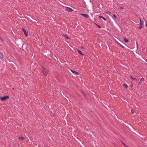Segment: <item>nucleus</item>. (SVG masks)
<instances>
[{
	"instance_id": "9d476101",
	"label": "nucleus",
	"mask_w": 147,
	"mask_h": 147,
	"mask_svg": "<svg viewBox=\"0 0 147 147\" xmlns=\"http://www.w3.org/2000/svg\"><path fill=\"white\" fill-rule=\"evenodd\" d=\"M117 43L121 47L123 48H124V46L122 45L120 43H119L118 42L116 41Z\"/></svg>"
},
{
	"instance_id": "a211bd4d",
	"label": "nucleus",
	"mask_w": 147,
	"mask_h": 147,
	"mask_svg": "<svg viewBox=\"0 0 147 147\" xmlns=\"http://www.w3.org/2000/svg\"><path fill=\"white\" fill-rule=\"evenodd\" d=\"M122 144H123L124 145V146L125 147H128L124 143H123V142H122Z\"/></svg>"
},
{
	"instance_id": "4be33fe9",
	"label": "nucleus",
	"mask_w": 147,
	"mask_h": 147,
	"mask_svg": "<svg viewBox=\"0 0 147 147\" xmlns=\"http://www.w3.org/2000/svg\"><path fill=\"white\" fill-rule=\"evenodd\" d=\"M113 16H114V17L115 18H116V15H113Z\"/></svg>"
},
{
	"instance_id": "423d86ee",
	"label": "nucleus",
	"mask_w": 147,
	"mask_h": 147,
	"mask_svg": "<svg viewBox=\"0 0 147 147\" xmlns=\"http://www.w3.org/2000/svg\"><path fill=\"white\" fill-rule=\"evenodd\" d=\"M81 15L84 17H85L86 18H88L89 17V16L87 14H81Z\"/></svg>"
},
{
	"instance_id": "6e6552de",
	"label": "nucleus",
	"mask_w": 147,
	"mask_h": 147,
	"mask_svg": "<svg viewBox=\"0 0 147 147\" xmlns=\"http://www.w3.org/2000/svg\"><path fill=\"white\" fill-rule=\"evenodd\" d=\"M3 57V55L2 53H0V59H2Z\"/></svg>"
},
{
	"instance_id": "aec40b11",
	"label": "nucleus",
	"mask_w": 147,
	"mask_h": 147,
	"mask_svg": "<svg viewBox=\"0 0 147 147\" xmlns=\"http://www.w3.org/2000/svg\"><path fill=\"white\" fill-rule=\"evenodd\" d=\"M96 24V26H98V27L99 28H101L100 27V26H99L98 25H97V24Z\"/></svg>"
},
{
	"instance_id": "0eeeda50",
	"label": "nucleus",
	"mask_w": 147,
	"mask_h": 147,
	"mask_svg": "<svg viewBox=\"0 0 147 147\" xmlns=\"http://www.w3.org/2000/svg\"><path fill=\"white\" fill-rule=\"evenodd\" d=\"M63 36L67 38V39H68L69 38L68 37L67 35V34H63Z\"/></svg>"
},
{
	"instance_id": "412c9836",
	"label": "nucleus",
	"mask_w": 147,
	"mask_h": 147,
	"mask_svg": "<svg viewBox=\"0 0 147 147\" xmlns=\"http://www.w3.org/2000/svg\"><path fill=\"white\" fill-rule=\"evenodd\" d=\"M120 9H124L123 7H120Z\"/></svg>"
},
{
	"instance_id": "1a4fd4ad",
	"label": "nucleus",
	"mask_w": 147,
	"mask_h": 147,
	"mask_svg": "<svg viewBox=\"0 0 147 147\" xmlns=\"http://www.w3.org/2000/svg\"><path fill=\"white\" fill-rule=\"evenodd\" d=\"M124 40L125 42H128L129 40L127 39L126 38H124Z\"/></svg>"
},
{
	"instance_id": "f03ea898",
	"label": "nucleus",
	"mask_w": 147,
	"mask_h": 147,
	"mask_svg": "<svg viewBox=\"0 0 147 147\" xmlns=\"http://www.w3.org/2000/svg\"><path fill=\"white\" fill-rule=\"evenodd\" d=\"M65 10L68 12L72 11L73 10L71 8L65 7Z\"/></svg>"
},
{
	"instance_id": "dca6fc26",
	"label": "nucleus",
	"mask_w": 147,
	"mask_h": 147,
	"mask_svg": "<svg viewBox=\"0 0 147 147\" xmlns=\"http://www.w3.org/2000/svg\"><path fill=\"white\" fill-rule=\"evenodd\" d=\"M144 80V78H142L141 79V80H140V82H139V84H140V83H141V82L142 81H143Z\"/></svg>"
},
{
	"instance_id": "5701e85b",
	"label": "nucleus",
	"mask_w": 147,
	"mask_h": 147,
	"mask_svg": "<svg viewBox=\"0 0 147 147\" xmlns=\"http://www.w3.org/2000/svg\"><path fill=\"white\" fill-rule=\"evenodd\" d=\"M146 26H147V24H146Z\"/></svg>"
},
{
	"instance_id": "20e7f679",
	"label": "nucleus",
	"mask_w": 147,
	"mask_h": 147,
	"mask_svg": "<svg viewBox=\"0 0 147 147\" xmlns=\"http://www.w3.org/2000/svg\"><path fill=\"white\" fill-rule=\"evenodd\" d=\"M22 30L23 31L24 33L26 36V37L28 36V32H26L24 28H22Z\"/></svg>"
},
{
	"instance_id": "39448f33",
	"label": "nucleus",
	"mask_w": 147,
	"mask_h": 147,
	"mask_svg": "<svg viewBox=\"0 0 147 147\" xmlns=\"http://www.w3.org/2000/svg\"><path fill=\"white\" fill-rule=\"evenodd\" d=\"M140 26L139 27V29H140L142 28V25H143V22H142L141 20L140 19Z\"/></svg>"
},
{
	"instance_id": "f8f14e48",
	"label": "nucleus",
	"mask_w": 147,
	"mask_h": 147,
	"mask_svg": "<svg viewBox=\"0 0 147 147\" xmlns=\"http://www.w3.org/2000/svg\"><path fill=\"white\" fill-rule=\"evenodd\" d=\"M19 140H23L24 139V138L23 137H19Z\"/></svg>"
},
{
	"instance_id": "b1692460",
	"label": "nucleus",
	"mask_w": 147,
	"mask_h": 147,
	"mask_svg": "<svg viewBox=\"0 0 147 147\" xmlns=\"http://www.w3.org/2000/svg\"><path fill=\"white\" fill-rule=\"evenodd\" d=\"M147 62V61H146Z\"/></svg>"
},
{
	"instance_id": "6ab92c4d",
	"label": "nucleus",
	"mask_w": 147,
	"mask_h": 147,
	"mask_svg": "<svg viewBox=\"0 0 147 147\" xmlns=\"http://www.w3.org/2000/svg\"><path fill=\"white\" fill-rule=\"evenodd\" d=\"M131 112L132 113H134V110L133 109H132L131 110Z\"/></svg>"
},
{
	"instance_id": "9b49d317",
	"label": "nucleus",
	"mask_w": 147,
	"mask_h": 147,
	"mask_svg": "<svg viewBox=\"0 0 147 147\" xmlns=\"http://www.w3.org/2000/svg\"><path fill=\"white\" fill-rule=\"evenodd\" d=\"M99 18H102L105 21H106V20H107L105 18H103L102 16H100L99 17Z\"/></svg>"
},
{
	"instance_id": "7ed1b4c3",
	"label": "nucleus",
	"mask_w": 147,
	"mask_h": 147,
	"mask_svg": "<svg viewBox=\"0 0 147 147\" xmlns=\"http://www.w3.org/2000/svg\"><path fill=\"white\" fill-rule=\"evenodd\" d=\"M43 72L44 74L46 76L47 75V74L48 73V71L47 70L44 69L43 70Z\"/></svg>"
},
{
	"instance_id": "4468645a",
	"label": "nucleus",
	"mask_w": 147,
	"mask_h": 147,
	"mask_svg": "<svg viewBox=\"0 0 147 147\" xmlns=\"http://www.w3.org/2000/svg\"><path fill=\"white\" fill-rule=\"evenodd\" d=\"M123 86L124 87L126 88H127L128 87V86L127 84H123Z\"/></svg>"
},
{
	"instance_id": "f257e3e1",
	"label": "nucleus",
	"mask_w": 147,
	"mask_h": 147,
	"mask_svg": "<svg viewBox=\"0 0 147 147\" xmlns=\"http://www.w3.org/2000/svg\"><path fill=\"white\" fill-rule=\"evenodd\" d=\"M9 96H4L3 97H0V99L1 101H4L9 98Z\"/></svg>"
},
{
	"instance_id": "ddd939ff",
	"label": "nucleus",
	"mask_w": 147,
	"mask_h": 147,
	"mask_svg": "<svg viewBox=\"0 0 147 147\" xmlns=\"http://www.w3.org/2000/svg\"><path fill=\"white\" fill-rule=\"evenodd\" d=\"M71 71L73 73H76L77 74H78V72H76V71H73L72 70H71Z\"/></svg>"
},
{
	"instance_id": "2eb2a0df",
	"label": "nucleus",
	"mask_w": 147,
	"mask_h": 147,
	"mask_svg": "<svg viewBox=\"0 0 147 147\" xmlns=\"http://www.w3.org/2000/svg\"><path fill=\"white\" fill-rule=\"evenodd\" d=\"M78 53L82 55H83V54L82 53V52L80 50H78Z\"/></svg>"
},
{
	"instance_id": "f3484780",
	"label": "nucleus",
	"mask_w": 147,
	"mask_h": 147,
	"mask_svg": "<svg viewBox=\"0 0 147 147\" xmlns=\"http://www.w3.org/2000/svg\"><path fill=\"white\" fill-rule=\"evenodd\" d=\"M130 78L133 80H137L136 79L133 78L131 76H130Z\"/></svg>"
}]
</instances>
